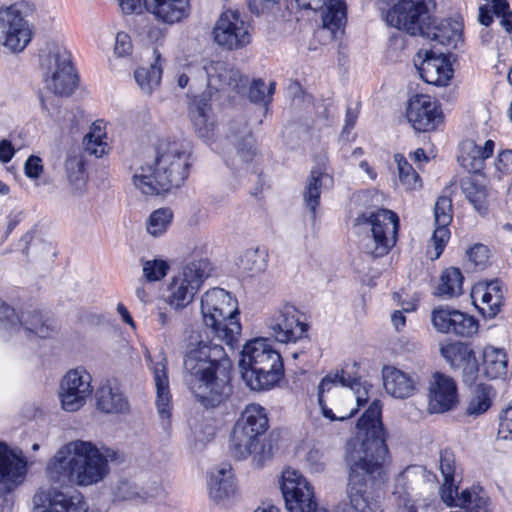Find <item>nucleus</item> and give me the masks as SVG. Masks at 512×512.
Wrapping results in <instances>:
<instances>
[{
    "instance_id": "nucleus-19",
    "label": "nucleus",
    "mask_w": 512,
    "mask_h": 512,
    "mask_svg": "<svg viewBox=\"0 0 512 512\" xmlns=\"http://www.w3.org/2000/svg\"><path fill=\"white\" fill-rule=\"evenodd\" d=\"M212 34L214 41L227 50H239L251 42L250 26L235 10L221 13Z\"/></svg>"
},
{
    "instance_id": "nucleus-52",
    "label": "nucleus",
    "mask_w": 512,
    "mask_h": 512,
    "mask_svg": "<svg viewBox=\"0 0 512 512\" xmlns=\"http://www.w3.org/2000/svg\"><path fill=\"white\" fill-rule=\"evenodd\" d=\"M240 265L251 274L259 273L266 268L265 253L259 249L247 250L240 259Z\"/></svg>"
},
{
    "instance_id": "nucleus-61",
    "label": "nucleus",
    "mask_w": 512,
    "mask_h": 512,
    "mask_svg": "<svg viewBox=\"0 0 512 512\" xmlns=\"http://www.w3.org/2000/svg\"><path fill=\"white\" fill-rule=\"evenodd\" d=\"M265 83L262 80H254L249 88V98L254 103H265L267 106L265 96Z\"/></svg>"
},
{
    "instance_id": "nucleus-4",
    "label": "nucleus",
    "mask_w": 512,
    "mask_h": 512,
    "mask_svg": "<svg viewBox=\"0 0 512 512\" xmlns=\"http://www.w3.org/2000/svg\"><path fill=\"white\" fill-rule=\"evenodd\" d=\"M153 162L131 167L132 183L145 195H158L179 188L187 179L192 147L184 140L162 139Z\"/></svg>"
},
{
    "instance_id": "nucleus-21",
    "label": "nucleus",
    "mask_w": 512,
    "mask_h": 512,
    "mask_svg": "<svg viewBox=\"0 0 512 512\" xmlns=\"http://www.w3.org/2000/svg\"><path fill=\"white\" fill-rule=\"evenodd\" d=\"M266 324L274 338L281 343L296 342L307 332V325L300 320L298 310L290 304L276 309Z\"/></svg>"
},
{
    "instance_id": "nucleus-5",
    "label": "nucleus",
    "mask_w": 512,
    "mask_h": 512,
    "mask_svg": "<svg viewBox=\"0 0 512 512\" xmlns=\"http://www.w3.org/2000/svg\"><path fill=\"white\" fill-rule=\"evenodd\" d=\"M318 405L323 417L344 421L367 402V387L345 370L328 373L318 385Z\"/></svg>"
},
{
    "instance_id": "nucleus-30",
    "label": "nucleus",
    "mask_w": 512,
    "mask_h": 512,
    "mask_svg": "<svg viewBox=\"0 0 512 512\" xmlns=\"http://www.w3.org/2000/svg\"><path fill=\"white\" fill-rule=\"evenodd\" d=\"M151 364V370L156 387L157 411L162 419H169L171 410V393L169 388L166 357L160 353L155 362L151 360Z\"/></svg>"
},
{
    "instance_id": "nucleus-34",
    "label": "nucleus",
    "mask_w": 512,
    "mask_h": 512,
    "mask_svg": "<svg viewBox=\"0 0 512 512\" xmlns=\"http://www.w3.org/2000/svg\"><path fill=\"white\" fill-rule=\"evenodd\" d=\"M97 408L107 414H124L129 411V402L120 387L111 381L102 384L96 391Z\"/></svg>"
},
{
    "instance_id": "nucleus-36",
    "label": "nucleus",
    "mask_w": 512,
    "mask_h": 512,
    "mask_svg": "<svg viewBox=\"0 0 512 512\" xmlns=\"http://www.w3.org/2000/svg\"><path fill=\"white\" fill-rule=\"evenodd\" d=\"M420 35L446 47V51L449 52L450 49L458 48L461 42V25L457 21L444 19L430 27L429 21H426L425 32Z\"/></svg>"
},
{
    "instance_id": "nucleus-64",
    "label": "nucleus",
    "mask_w": 512,
    "mask_h": 512,
    "mask_svg": "<svg viewBox=\"0 0 512 512\" xmlns=\"http://www.w3.org/2000/svg\"><path fill=\"white\" fill-rule=\"evenodd\" d=\"M307 461L314 472H321L324 469V463L321 461V454L317 449H311L307 453Z\"/></svg>"
},
{
    "instance_id": "nucleus-60",
    "label": "nucleus",
    "mask_w": 512,
    "mask_h": 512,
    "mask_svg": "<svg viewBox=\"0 0 512 512\" xmlns=\"http://www.w3.org/2000/svg\"><path fill=\"white\" fill-rule=\"evenodd\" d=\"M85 151L96 157H102L108 151V145L103 140L89 139V137H84L83 140Z\"/></svg>"
},
{
    "instance_id": "nucleus-28",
    "label": "nucleus",
    "mask_w": 512,
    "mask_h": 512,
    "mask_svg": "<svg viewBox=\"0 0 512 512\" xmlns=\"http://www.w3.org/2000/svg\"><path fill=\"white\" fill-rule=\"evenodd\" d=\"M435 229L431 237L434 248L432 259H438L450 239L449 225L453 218L452 200L447 196L438 197L434 206Z\"/></svg>"
},
{
    "instance_id": "nucleus-17",
    "label": "nucleus",
    "mask_w": 512,
    "mask_h": 512,
    "mask_svg": "<svg viewBox=\"0 0 512 512\" xmlns=\"http://www.w3.org/2000/svg\"><path fill=\"white\" fill-rule=\"evenodd\" d=\"M32 39V31L18 4L0 9V44L13 53L22 52Z\"/></svg>"
},
{
    "instance_id": "nucleus-6",
    "label": "nucleus",
    "mask_w": 512,
    "mask_h": 512,
    "mask_svg": "<svg viewBox=\"0 0 512 512\" xmlns=\"http://www.w3.org/2000/svg\"><path fill=\"white\" fill-rule=\"evenodd\" d=\"M239 368L245 384L254 391L274 387L284 375L282 357L267 338H255L243 346Z\"/></svg>"
},
{
    "instance_id": "nucleus-46",
    "label": "nucleus",
    "mask_w": 512,
    "mask_h": 512,
    "mask_svg": "<svg viewBox=\"0 0 512 512\" xmlns=\"http://www.w3.org/2000/svg\"><path fill=\"white\" fill-rule=\"evenodd\" d=\"M440 351L441 355L453 369H458L460 366H463V364L475 354L467 344L462 342L447 343L441 347Z\"/></svg>"
},
{
    "instance_id": "nucleus-35",
    "label": "nucleus",
    "mask_w": 512,
    "mask_h": 512,
    "mask_svg": "<svg viewBox=\"0 0 512 512\" xmlns=\"http://www.w3.org/2000/svg\"><path fill=\"white\" fill-rule=\"evenodd\" d=\"M143 6L157 19L173 24L189 14V0H145Z\"/></svg>"
},
{
    "instance_id": "nucleus-8",
    "label": "nucleus",
    "mask_w": 512,
    "mask_h": 512,
    "mask_svg": "<svg viewBox=\"0 0 512 512\" xmlns=\"http://www.w3.org/2000/svg\"><path fill=\"white\" fill-rule=\"evenodd\" d=\"M201 313L206 327L215 336L232 346L241 333L237 301L222 288H213L201 298Z\"/></svg>"
},
{
    "instance_id": "nucleus-10",
    "label": "nucleus",
    "mask_w": 512,
    "mask_h": 512,
    "mask_svg": "<svg viewBox=\"0 0 512 512\" xmlns=\"http://www.w3.org/2000/svg\"><path fill=\"white\" fill-rule=\"evenodd\" d=\"M268 426L265 408L259 404L247 405L233 427L229 445L231 455L242 460L255 453Z\"/></svg>"
},
{
    "instance_id": "nucleus-1",
    "label": "nucleus",
    "mask_w": 512,
    "mask_h": 512,
    "mask_svg": "<svg viewBox=\"0 0 512 512\" xmlns=\"http://www.w3.org/2000/svg\"><path fill=\"white\" fill-rule=\"evenodd\" d=\"M381 413L380 401L374 400L358 420L355 435L347 443L346 493L355 512H383L382 486L387 481L384 464L388 448Z\"/></svg>"
},
{
    "instance_id": "nucleus-45",
    "label": "nucleus",
    "mask_w": 512,
    "mask_h": 512,
    "mask_svg": "<svg viewBox=\"0 0 512 512\" xmlns=\"http://www.w3.org/2000/svg\"><path fill=\"white\" fill-rule=\"evenodd\" d=\"M459 506L469 512H488V497L483 493L482 489L472 488L465 489L460 494L454 493V503L450 506Z\"/></svg>"
},
{
    "instance_id": "nucleus-16",
    "label": "nucleus",
    "mask_w": 512,
    "mask_h": 512,
    "mask_svg": "<svg viewBox=\"0 0 512 512\" xmlns=\"http://www.w3.org/2000/svg\"><path fill=\"white\" fill-rule=\"evenodd\" d=\"M430 0H400L386 15L387 23L399 30L416 36L425 32L426 21L430 20Z\"/></svg>"
},
{
    "instance_id": "nucleus-53",
    "label": "nucleus",
    "mask_w": 512,
    "mask_h": 512,
    "mask_svg": "<svg viewBox=\"0 0 512 512\" xmlns=\"http://www.w3.org/2000/svg\"><path fill=\"white\" fill-rule=\"evenodd\" d=\"M169 269L168 263L161 259L143 262V275L147 281H159L164 278Z\"/></svg>"
},
{
    "instance_id": "nucleus-20",
    "label": "nucleus",
    "mask_w": 512,
    "mask_h": 512,
    "mask_svg": "<svg viewBox=\"0 0 512 512\" xmlns=\"http://www.w3.org/2000/svg\"><path fill=\"white\" fill-rule=\"evenodd\" d=\"M91 375L81 367L69 370L60 383L62 408L68 412L79 410L92 394Z\"/></svg>"
},
{
    "instance_id": "nucleus-2",
    "label": "nucleus",
    "mask_w": 512,
    "mask_h": 512,
    "mask_svg": "<svg viewBox=\"0 0 512 512\" xmlns=\"http://www.w3.org/2000/svg\"><path fill=\"white\" fill-rule=\"evenodd\" d=\"M184 381L205 408H216L231 395V362L224 348L200 341L184 357Z\"/></svg>"
},
{
    "instance_id": "nucleus-54",
    "label": "nucleus",
    "mask_w": 512,
    "mask_h": 512,
    "mask_svg": "<svg viewBox=\"0 0 512 512\" xmlns=\"http://www.w3.org/2000/svg\"><path fill=\"white\" fill-rule=\"evenodd\" d=\"M467 257L475 268L483 269L489 260V249L486 245L475 244L467 251Z\"/></svg>"
},
{
    "instance_id": "nucleus-56",
    "label": "nucleus",
    "mask_w": 512,
    "mask_h": 512,
    "mask_svg": "<svg viewBox=\"0 0 512 512\" xmlns=\"http://www.w3.org/2000/svg\"><path fill=\"white\" fill-rule=\"evenodd\" d=\"M113 494L117 501L132 500L138 496L135 485L128 480H119Z\"/></svg>"
},
{
    "instance_id": "nucleus-29",
    "label": "nucleus",
    "mask_w": 512,
    "mask_h": 512,
    "mask_svg": "<svg viewBox=\"0 0 512 512\" xmlns=\"http://www.w3.org/2000/svg\"><path fill=\"white\" fill-rule=\"evenodd\" d=\"M382 378L386 392L395 398L406 399L417 391L419 378L416 374L385 366L382 369Z\"/></svg>"
},
{
    "instance_id": "nucleus-3",
    "label": "nucleus",
    "mask_w": 512,
    "mask_h": 512,
    "mask_svg": "<svg viewBox=\"0 0 512 512\" xmlns=\"http://www.w3.org/2000/svg\"><path fill=\"white\" fill-rule=\"evenodd\" d=\"M122 460L114 449L101 450L90 441L74 440L57 450L47 464L46 475L56 484L87 487L108 475L109 462Z\"/></svg>"
},
{
    "instance_id": "nucleus-11",
    "label": "nucleus",
    "mask_w": 512,
    "mask_h": 512,
    "mask_svg": "<svg viewBox=\"0 0 512 512\" xmlns=\"http://www.w3.org/2000/svg\"><path fill=\"white\" fill-rule=\"evenodd\" d=\"M211 270V263L207 257L196 252L191 254L182 272L175 276L169 285L168 304L176 310L185 308L192 302Z\"/></svg>"
},
{
    "instance_id": "nucleus-63",
    "label": "nucleus",
    "mask_w": 512,
    "mask_h": 512,
    "mask_svg": "<svg viewBox=\"0 0 512 512\" xmlns=\"http://www.w3.org/2000/svg\"><path fill=\"white\" fill-rule=\"evenodd\" d=\"M15 149L9 140L0 141V162L8 163L14 156Z\"/></svg>"
},
{
    "instance_id": "nucleus-25",
    "label": "nucleus",
    "mask_w": 512,
    "mask_h": 512,
    "mask_svg": "<svg viewBox=\"0 0 512 512\" xmlns=\"http://www.w3.org/2000/svg\"><path fill=\"white\" fill-rule=\"evenodd\" d=\"M435 49L436 44L433 49L425 51V57L421 61L418 71L426 83L445 86L452 78L453 69L446 56L448 52Z\"/></svg>"
},
{
    "instance_id": "nucleus-12",
    "label": "nucleus",
    "mask_w": 512,
    "mask_h": 512,
    "mask_svg": "<svg viewBox=\"0 0 512 512\" xmlns=\"http://www.w3.org/2000/svg\"><path fill=\"white\" fill-rule=\"evenodd\" d=\"M186 72L193 83H206L210 93L225 88L239 91L248 82V78L243 76L238 69L223 61L192 63L188 65Z\"/></svg>"
},
{
    "instance_id": "nucleus-49",
    "label": "nucleus",
    "mask_w": 512,
    "mask_h": 512,
    "mask_svg": "<svg viewBox=\"0 0 512 512\" xmlns=\"http://www.w3.org/2000/svg\"><path fill=\"white\" fill-rule=\"evenodd\" d=\"M478 331V321L464 312L457 311L454 314L452 334L461 337H472Z\"/></svg>"
},
{
    "instance_id": "nucleus-22",
    "label": "nucleus",
    "mask_w": 512,
    "mask_h": 512,
    "mask_svg": "<svg viewBox=\"0 0 512 512\" xmlns=\"http://www.w3.org/2000/svg\"><path fill=\"white\" fill-rule=\"evenodd\" d=\"M34 512H87L81 493L65 494L54 488H41L33 498Z\"/></svg>"
},
{
    "instance_id": "nucleus-7",
    "label": "nucleus",
    "mask_w": 512,
    "mask_h": 512,
    "mask_svg": "<svg viewBox=\"0 0 512 512\" xmlns=\"http://www.w3.org/2000/svg\"><path fill=\"white\" fill-rule=\"evenodd\" d=\"M356 234H364L361 249L373 258L389 253L397 242L399 217L392 210L377 209L366 211L355 218Z\"/></svg>"
},
{
    "instance_id": "nucleus-48",
    "label": "nucleus",
    "mask_w": 512,
    "mask_h": 512,
    "mask_svg": "<svg viewBox=\"0 0 512 512\" xmlns=\"http://www.w3.org/2000/svg\"><path fill=\"white\" fill-rule=\"evenodd\" d=\"M173 213L168 208H160L151 213L147 220V232L157 237L166 232L171 223Z\"/></svg>"
},
{
    "instance_id": "nucleus-33",
    "label": "nucleus",
    "mask_w": 512,
    "mask_h": 512,
    "mask_svg": "<svg viewBox=\"0 0 512 512\" xmlns=\"http://www.w3.org/2000/svg\"><path fill=\"white\" fill-rule=\"evenodd\" d=\"M332 182L333 179L327 172L325 163H320L311 169L303 191V199L313 218L316 216V208L320 203L322 188L331 186Z\"/></svg>"
},
{
    "instance_id": "nucleus-44",
    "label": "nucleus",
    "mask_w": 512,
    "mask_h": 512,
    "mask_svg": "<svg viewBox=\"0 0 512 512\" xmlns=\"http://www.w3.org/2000/svg\"><path fill=\"white\" fill-rule=\"evenodd\" d=\"M462 286L463 276L461 271L458 268L449 267L442 272L435 295L444 299L458 297L462 294Z\"/></svg>"
},
{
    "instance_id": "nucleus-41",
    "label": "nucleus",
    "mask_w": 512,
    "mask_h": 512,
    "mask_svg": "<svg viewBox=\"0 0 512 512\" xmlns=\"http://www.w3.org/2000/svg\"><path fill=\"white\" fill-rule=\"evenodd\" d=\"M460 186L466 199L473 205L474 209L480 215H486L489 208L486 186L472 176L464 178Z\"/></svg>"
},
{
    "instance_id": "nucleus-15",
    "label": "nucleus",
    "mask_w": 512,
    "mask_h": 512,
    "mask_svg": "<svg viewBox=\"0 0 512 512\" xmlns=\"http://www.w3.org/2000/svg\"><path fill=\"white\" fill-rule=\"evenodd\" d=\"M280 488L289 512H328L317 507L313 488L298 470L285 469Z\"/></svg>"
},
{
    "instance_id": "nucleus-14",
    "label": "nucleus",
    "mask_w": 512,
    "mask_h": 512,
    "mask_svg": "<svg viewBox=\"0 0 512 512\" xmlns=\"http://www.w3.org/2000/svg\"><path fill=\"white\" fill-rule=\"evenodd\" d=\"M428 483L421 466H408L396 478L392 491L396 512H417L416 503L424 496Z\"/></svg>"
},
{
    "instance_id": "nucleus-38",
    "label": "nucleus",
    "mask_w": 512,
    "mask_h": 512,
    "mask_svg": "<svg viewBox=\"0 0 512 512\" xmlns=\"http://www.w3.org/2000/svg\"><path fill=\"white\" fill-rule=\"evenodd\" d=\"M496 397V391L486 383H478L470 388V396L467 401L466 414L477 417L486 413L492 406Z\"/></svg>"
},
{
    "instance_id": "nucleus-26",
    "label": "nucleus",
    "mask_w": 512,
    "mask_h": 512,
    "mask_svg": "<svg viewBox=\"0 0 512 512\" xmlns=\"http://www.w3.org/2000/svg\"><path fill=\"white\" fill-rule=\"evenodd\" d=\"M428 409L431 413H443L458 403L455 381L442 373H435L430 382Z\"/></svg>"
},
{
    "instance_id": "nucleus-23",
    "label": "nucleus",
    "mask_w": 512,
    "mask_h": 512,
    "mask_svg": "<svg viewBox=\"0 0 512 512\" xmlns=\"http://www.w3.org/2000/svg\"><path fill=\"white\" fill-rule=\"evenodd\" d=\"M406 117L416 131L435 130L442 122V111L436 100L429 95H416L409 100Z\"/></svg>"
},
{
    "instance_id": "nucleus-43",
    "label": "nucleus",
    "mask_w": 512,
    "mask_h": 512,
    "mask_svg": "<svg viewBox=\"0 0 512 512\" xmlns=\"http://www.w3.org/2000/svg\"><path fill=\"white\" fill-rule=\"evenodd\" d=\"M161 57L158 54L155 61L148 67H140L134 73V78L145 94H151L160 85L162 78Z\"/></svg>"
},
{
    "instance_id": "nucleus-42",
    "label": "nucleus",
    "mask_w": 512,
    "mask_h": 512,
    "mask_svg": "<svg viewBox=\"0 0 512 512\" xmlns=\"http://www.w3.org/2000/svg\"><path fill=\"white\" fill-rule=\"evenodd\" d=\"M210 104L206 97L194 101L190 108V115L195 129L202 138H210L213 135L214 124L210 121Z\"/></svg>"
},
{
    "instance_id": "nucleus-9",
    "label": "nucleus",
    "mask_w": 512,
    "mask_h": 512,
    "mask_svg": "<svg viewBox=\"0 0 512 512\" xmlns=\"http://www.w3.org/2000/svg\"><path fill=\"white\" fill-rule=\"evenodd\" d=\"M39 67L45 88L55 95L69 96L76 89L70 52L57 42H48L39 52Z\"/></svg>"
},
{
    "instance_id": "nucleus-51",
    "label": "nucleus",
    "mask_w": 512,
    "mask_h": 512,
    "mask_svg": "<svg viewBox=\"0 0 512 512\" xmlns=\"http://www.w3.org/2000/svg\"><path fill=\"white\" fill-rule=\"evenodd\" d=\"M458 310L450 309L449 307H439L432 311V324L433 327L441 333L449 334L453 327L454 314Z\"/></svg>"
},
{
    "instance_id": "nucleus-39",
    "label": "nucleus",
    "mask_w": 512,
    "mask_h": 512,
    "mask_svg": "<svg viewBox=\"0 0 512 512\" xmlns=\"http://www.w3.org/2000/svg\"><path fill=\"white\" fill-rule=\"evenodd\" d=\"M440 471L443 477L441 497L447 505L454 503V493L457 494L455 486V456L449 450L440 453Z\"/></svg>"
},
{
    "instance_id": "nucleus-59",
    "label": "nucleus",
    "mask_w": 512,
    "mask_h": 512,
    "mask_svg": "<svg viewBox=\"0 0 512 512\" xmlns=\"http://www.w3.org/2000/svg\"><path fill=\"white\" fill-rule=\"evenodd\" d=\"M131 37L125 32H119L116 35L114 52L119 57L128 56L132 52Z\"/></svg>"
},
{
    "instance_id": "nucleus-27",
    "label": "nucleus",
    "mask_w": 512,
    "mask_h": 512,
    "mask_svg": "<svg viewBox=\"0 0 512 512\" xmlns=\"http://www.w3.org/2000/svg\"><path fill=\"white\" fill-rule=\"evenodd\" d=\"M474 305L485 318H494L504 304L503 285L498 280L478 282L471 291Z\"/></svg>"
},
{
    "instance_id": "nucleus-32",
    "label": "nucleus",
    "mask_w": 512,
    "mask_h": 512,
    "mask_svg": "<svg viewBox=\"0 0 512 512\" xmlns=\"http://www.w3.org/2000/svg\"><path fill=\"white\" fill-rule=\"evenodd\" d=\"M494 147L495 143L492 140L485 141L483 147L477 145L474 140H464L458 161L470 173H479L484 168L485 160L492 156Z\"/></svg>"
},
{
    "instance_id": "nucleus-55",
    "label": "nucleus",
    "mask_w": 512,
    "mask_h": 512,
    "mask_svg": "<svg viewBox=\"0 0 512 512\" xmlns=\"http://www.w3.org/2000/svg\"><path fill=\"white\" fill-rule=\"evenodd\" d=\"M494 166L499 179L510 175L512 173V150L506 149L499 152Z\"/></svg>"
},
{
    "instance_id": "nucleus-13",
    "label": "nucleus",
    "mask_w": 512,
    "mask_h": 512,
    "mask_svg": "<svg viewBox=\"0 0 512 512\" xmlns=\"http://www.w3.org/2000/svg\"><path fill=\"white\" fill-rule=\"evenodd\" d=\"M228 131V138L234 145L235 153L225 159L226 164L235 172L245 171L260 176L255 139L247 121L243 117L231 121Z\"/></svg>"
},
{
    "instance_id": "nucleus-31",
    "label": "nucleus",
    "mask_w": 512,
    "mask_h": 512,
    "mask_svg": "<svg viewBox=\"0 0 512 512\" xmlns=\"http://www.w3.org/2000/svg\"><path fill=\"white\" fill-rule=\"evenodd\" d=\"M299 8L319 10L322 13L323 26L332 32L340 29L346 20V7L342 0H295Z\"/></svg>"
},
{
    "instance_id": "nucleus-40",
    "label": "nucleus",
    "mask_w": 512,
    "mask_h": 512,
    "mask_svg": "<svg viewBox=\"0 0 512 512\" xmlns=\"http://www.w3.org/2000/svg\"><path fill=\"white\" fill-rule=\"evenodd\" d=\"M508 359L503 349L494 346H486L483 349L482 367L486 377L491 379L501 378L506 375Z\"/></svg>"
},
{
    "instance_id": "nucleus-47",
    "label": "nucleus",
    "mask_w": 512,
    "mask_h": 512,
    "mask_svg": "<svg viewBox=\"0 0 512 512\" xmlns=\"http://www.w3.org/2000/svg\"><path fill=\"white\" fill-rule=\"evenodd\" d=\"M394 160L398 168L399 182L406 190L421 188L422 181L419 174L402 154H396Z\"/></svg>"
},
{
    "instance_id": "nucleus-37",
    "label": "nucleus",
    "mask_w": 512,
    "mask_h": 512,
    "mask_svg": "<svg viewBox=\"0 0 512 512\" xmlns=\"http://www.w3.org/2000/svg\"><path fill=\"white\" fill-rule=\"evenodd\" d=\"M208 487L209 496L216 503H220L232 496L235 492V485L231 466L224 464L211 471Z\"/></svg>"
},
{
    "instance_id": "nucleus-58",
    "label": "nucleus",
    "mask_w": 512,
    "mask_h": 512,
    "mask_svg": "<svg viewBox=\"0 0 512 512\" xmlns=\"http://www.w3.org/2000/svg\"><path fill=\"white\" fill-rule=\"evenodd\" d=\"M498 435L502 439L512 441V404L500 415Z\"/></svg>"
},
{
    "instance_id": "nucleus-18",
    "label": "nucleus",
    "mask_w": 512,
    "mask_h": 512,
    "mask_svg": "<svg viewBox=\"0 0 512 512\" xmlns=\"http://www.w3.org/2000/svg\"><path fill=\"white\" fill-rule=\"evenodd\" d=\"M22 327L27 336L31 334L39 338H49L56 332L55 323L44 318L38 310L23 311L17 315L15 309L0 299V329L11 330Z\"/></svg>"
},
{
    "instance_id": "nucleus-62",
    "label": "nucleus",
    "mask_w": 512,
    "mask_h": 512,
    "mask_svg": "<svg viewBox=\"0 0 512 512\" xmlns=\"http://www.w3.org/2000/svg\"><path fill=\"white\" fill-rule=\"evenodd\" d=\"M24 169L27 177L38 178L43 170L41 159L37 156H30L25 162Z\"/></svg>"
},
{
    "instance_id": "nucleus-50",
    "label": "nucleus",
    "mask_w": 512,
    "mask_h": 512,
    "mask_svg": "<svg viewBox=\"0 0 512 512\" xmlns=\"http://www.w3.org/2000/svg\"><path fill=\"white\" fill-rule=\"evenodd\" d=\"M67 177L72 185L79 188L85 182V161L81 155H70L65 161Z\"/></svg>"
},
{
    "instance_id": "nucleus-57",
    "label": "nucleus",
    "mask_w": 512,
    "mask_h": 512,
    "mask_svg": "<svg viewBox=\"0 0 512 512\" xmlns=\"http://www.w3.org/2000/svg\"><path fill=\"white\" fill-rule=\"evenodd\" d=\"M458 369L461 370L463 382L465 384L472 385L477 379L479 372L478 362L475 354Z\"/></svg>"
},
{
    "instance_id": "nucleus-24",
    "label": "nucleus",
    "mask_w": 512,
    "mask_h": 512,
    "mask_svg": "<svg viewBox=\"0 0 512 512\" xmlns=\"http://www.w3.org/2000/svg\"><path fill=\"white\" fill-rule=\"evenodd\" d=\"M27 473V462L21 455L0 443V497L10 493L23 483Z\"/></svg>"
}]
</instances>
